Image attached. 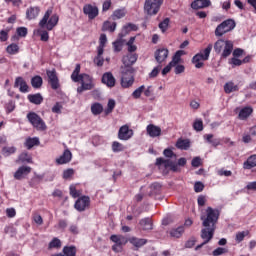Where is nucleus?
<instances>
[{"label":"nucleus","instance_id":"12","mask_svg":"<svg viewBox=\"0 0 256 256\" xmlns=\"http://www.w3.org/2000/svg\"><path fill=\"white\" fill-rule=\"evenodd\" d=\"M46 75L48 77V83L51 86V89L57 91L61 84H59V77H57V71L55 69L47 70Z\"/></svg>","mask_w":256,"mask_h":256},{"label":"nucleus","instance_id":"15","mask_svg":"<svg viewBox=\"0 0 256 256\" xmlns=\"http://www.w3.org/2000/svg\"><path fill=\"white\" fill-rule=\"evenodd\" d=\"M31 171L32 169L30 166H20L14 173V179H16V181H21V179H25Z\"/></svg>","mask_w":256,"mask_h":256},{"label":"nucleus","instance_id":"55","mask_svg":"<svg viewBox=\"0 0 256 256\" xmlns=\"http://www.w3.org/2000/svg\"><path fill=\"white\" fill-rule=\"evenodd\" d=\"M225 253H227V249L218 247V248H216V249L212 252V255H213V256H220V255H225Z\"/></svg>","mask_w":256,"mask_h":256},{"label":"nucleus","instance_id":"21","mask_svg":"<svg viewBox=\"0 0 256 256\" xmlns=\"http://www.w3.org/2000/svg\"><path fill=\"white\" fill-rule=\"evenodd\" d=\"M102 83L107 87H115L116 80L111 72H106L102 76Z\"/></svg>","mask_w":256,"mask_h":256},{"label":"nucleus","instance_id":"1","mask_svg":"<svg viewBox=\"0 0 256 256\" xmlns=\"http://www.w3.org/2000/svg\"><path fill=\"white\" fill-rule=\"evenodd\" d=\"M200 219L203 227H205L201 230V239H203L204 242L196 247V251H199L203 245H207V243L213 239V235H215V225L219 220V210L208 207L205 212L201 214Z\"/></svg>","mask_w":256,"mask_h":256},{"label":"nucleus","instance_id":"32","mask_svg":"<svg viewBox=\"0 0 256 256\" xmlns=\"http://www.w3.org/2000/svg\"><path fill=\"white\" fill-rule=\"evenodd\" d=\"M31 85L34 89H41L43 87V78L39 75L32 77Z\"/></svg>","mask_w":256,"mask_h":256},{"label":"nucleus","instance_id":"30","mask_svg":"<svg viewBox=\"0 0 256 256\" xmlns=\"http://www.w3.org/2000/svg\"><path fill=\"white\" fill-rule=\"evenodd\" d=\"M28 100L30 103H33L34 105H41L43 103V96L41 94H29Z\"/></svg>","mask_w":256,"mask_h":256},{"label":"nucleus","instance_id":"40","mask_svg":"<svg viewBox=\"0 0 256 256\" xmlns=\"http://www.w3.org/2000/svg\"><path fill=\"white\" fill-rule=\"evenodd\" d=\"M131 31H137V25L135 24H127L122 28L121 36L125 37L127 33H131Z\"/></svg>","mask_w":256,"mask_h":256},{"label":"nucleus","instance_id":"56","mask_svg":"<svg viewBox=\"0 0 256 256\" xmlns=\"http://www.w3.org/2000/svg\"><path fill=\"white\" fill-rule=\"evenodd\" d=\"M4 155H13V153H15V151H17V148L15 147H4L2 149Z\"/></svg>","mask_w":256,"mask_h":256},{"label":"nucleus","instance_id":"31","mask_svg":"<svg viewBox=\"0 0 256 256\" xmlns=\"http://www.w3.org/2000/svg\"><path fill=\"white\" fill-rule=\"evenodd\" d=\"M126 15H127V10H125V8L116 9L112 13L111 19H113V21H117V19H123V17H125Z\"/></svg>","mask_w":256,"mask_h":256},{"label":"nucleus","instance_id":"7","mask_svg":"<svg viewBox=\"0 0 256 256\" xmlns=\"http://www.w3.org/2000/svg\"><path fill=\"white\" fill-rule=\"evenodd\" d=\"M212 49H213V45L209 44L205 48V50L196 54L192 58V63L195 65L196 69H201V67H203V65H204L203 61H207L209 59V55H211Z\"/></svg>","mask_w":256,"mask_h":256},{"label":"nucleus","instance_id":"9","mask_svg":"<svg viewBox=\"0 0 256 256\" xmlns=\"http://www.w3.org/2000/svg\"><path fill=\"white\" fill-rule=\"evenodd\" d=\"M163 5V0H146L144 4V12L147 15H157L159 9Z\"/></svg>","mask_w":256,"mask_h":256},{"label":"nucleus","instance_id":"62","mask_svg":"<svg viewBox=\"0 0 256 256\" xmlns=\"http://www.w3.org/2000/svg\"><path fill=\"white\" fill-rule=\"evenodd\" d=\"M197 203L199 207H205V203H207V197L203 195L198 196Z\"/></svg>","mask_w":256,"mask_h":256},{"label":"nucleus","instance_id":"45","mask_svg":"<svg viewBox=\"0 0 256 256\" xmlns=\"http://www.w3.org/2000/svg\"><path fill=\"white\" fill-rule=\"evenodd\" d=\"M6 51L7 53H9V55H15L19 53V45L10 44L9 46H7Z\"/></svg>","mask_w":256,"mask_h":256},{"label":"nucleus","instance_id":"57","mask_svg":"<svg viewBox=\"0 0 256 256\" xmlns=\"http://www.w3.org/2000/svg\"><path fill=\"white\" fill-rule=\"evenodd\" d=\"M9 39V30H1L0 31V41L5 42Z\"/></svg>","mask_w":256,"mask_h":256},{"label":"nucleus","instance_id":"19","mask_svg":"<svg viewBox=\"0 0 256 256\" xmlns=\"http://www.w3.org/2000/svg\"><path fill=\"white\" fill-rule=\"evenodd\" d=\"M14 87H19L20 93H28L29 92V85H27V82L23 77H17L15 79Z\"/></svg>","mask_w":256,"mask_h":256},{"label":"nucleus","instance_id":"20","mask_svg":"<svg viewBox=\"0 0 256 256\" xmlns=\"http://www.w3.org/2000/svg\"><path fill=\"white\" fill-rule=\"evenodd\" d=\"M51 256H77V248L75 246H65L62 253L53 254Z\"/></svg>","mask_w":256,"mask_h":256},{"label":"nucleus","instance_id":"23","mask_svg":"<svg viewBox=\"0 0 256 256\" xmlns=\"http://www.w3.org/2000/svg\"><path fill=\"white\" fill-rule=\"evenodd\" d=\"M192 9H205L211 7V0H195L191 3Z\"/></svg>","mask_w":256,"mask_h":256},{"label":"nucleus","instance_id":"53","mask_svg":"<svg viewBox=\"0 0 256 256\" xmlns=\"http://www.w3.org/2000/svg\"><path fill=\"white\" fill-rule=\"evenodd\" d=\"M16 33L19 37H27L28 31H27V28L25 27H18L16 29Z\"/></svg>","mask_w":256,"mask_h":256},{"label":"nucleus","instance_id":"8","mask_svg":"<svg viewBox=\"0 0 256 256\" xmlns=\"http://www.w3.org/2000/svg\"><path fill=\"white\" fill-rule=\"evenodd\" d=\"M27 119L29 123L32 124V127L36 129L37 131H46L47 130V124H45V121L39 116V114L35 112H29L27 114Z\"/></svg>","mask_w":256,"mask_h":256},{"label":"nucleus","instance_id":"47","mask_svg":"<svg viewBox=\"0 0 256 256\" xmlns=\"http://www.w3.org/2000/svg\"><path fill=\"white\" fill-rule=\"evenodd\" d=\"M249 235V230L236 233V242L241 243Z\"/></svg>","mask_w":256,"mask_h":256},{"label":"nucleus","instance_id":"25","mask_svg":"<svg viewBox=\"0 0 256 256\" xmlns=\"http://www.w3.org/2000/svg\"><path fill=\"white\" fill-rule=\"evenodd\" d=\"M251 113H253V108L251 106H247L240 110L238 117L241 121H245V119H248L251 116Z\"/></svg>","mask_w":256,"mask_h":256},{"label":"nucleus","instance_id":"27","mask_svg":"<svg viewBox=\"0 0 256 256\" xmlns=\"http://www.w3.org/2000/svg\"><path fill=\"white\" fill-rule=\"evenodd\" d=\"M183 233H185V228L183 226L172 228L169 231L170 237H173L174 239H179L183 235Z\"/></svg>","mask_w":256,"mask_h":256},{"label":"nucleus","instance_id":"5","mask_svg":"<svg viewBox=\"0 0 256 256\" xmlns=\"http://www.w3.org/2000/svg\"><path fill=\"white\" fill-rule=\"evenodd\" d=\"M135 83L133 77V67H121V85L124 89H129Z\"/></svg>","mask_w":256,"mask_h":256},{"label":"nucleus","instance_id":"44","mask_svg":"<svg viewBox=\"0 0 256 256\" xmlns=\"http://www.w3.org/2000/svg\"><path fill=\"white\" fill-rule=\"evenodd\" d=\"M144 93V85H141L137 89H135L132 93L133 99H141V96Z\"/></svg>","mask_w":256,"mask_h":256},{"label":"nucleus","instance_id":"22","mask_svg":"<svg viewBox=\"0 0 256 256\" xmlns=\"http://www.w3.org/2000/svg\"><path fill=\"white\" fill-rule=\"evenodd\" d=\"M167 57H169V50H167L165 48L156 50L155 59H156L157 63H163V61H165V59H167Z\"/></svg>","mask_w":256,"mask_h":256},{"label":"nucleus","instance_id":"34","mask_svg":"<svg viewBox=\"0 0 256 256\" xmlns=\"http://www.w3.org/2000/svg\"><path fill=\"white\" fill-rule=\"evenodd\" d=\"M225 93H234V91H239V86H237L233 81H229L224 85Z\"/></svg>","mask_w":256,"mask_h":256},{"label":"nucleus","instance_id":"42","mask_svg":"<svg viewBox=\"0 0 256 256\" xmlns=\"http://www.w3.org/2000/svg\"><path fill=\"white\" fill-rule=\"evenodd\" d=\"M149 195H157L161 191V184L155 182L149 187Z\"/></svg>","mask_w":256,"mask_h":256},{"label":"nucleus","instance_id":"3","mask_svg":"<svg viewBox=\"0 0 256 256\" xmlns=\"http://www.w3.org/2000/svg\"><path fill=\"white\" fill-rule=\"evenodd\" d=\"M59 23V15L53 14V8H48L43 18L39 22L41 29H47V31H53L54 27H57Z\"/></svg>","mask_w":256,"mask_h":256},{"label":"nucleus","instance_id":"13","mask_svg":"<svg viewBox=\"0 0 256 256\" xmlns=\"http://www.w3.org/2000/svg\"><path fill=\"white\" fill-rule=\"evenodd\" d=\"M133 135V129L129 128L127 124L121 126L118 130V139H120V141H129Z\"/></svg>","mask_w":256,"mask_h":256},{"label":"nucleus","instance_id":"17","mask_svg":"<svg viewBox=\"0 0 256 256\" xmlns=\"http://www.w3.org/2000/svg\"><path fill=\"white\" fill-rule=\"evenodd\" d=\"M71 159H73V154L69 149L64 150L63 154L56 159L57 165H65L67 163L71 162Z\"/></svg>","mask_w":256,"mask_h":256},{"label":"nucleus","instance_id":"26","mask_svg":"<svg viewBox=\"0 0 256 256\" xmlns=\"http://www.w3.org/2000/svg\"><path fill=\"white\" fill-rule=\"evenodd\" d=\"M139 225L143 231H151V229H153V221L151 218L141 219Z\"/></svg>","mask_w":256,"mask_h":256},{"label":"nucleus","instance_id":"39","mask_svg":"<svg viewBox=\"0 0 256 256\" xmlns=\"http://www.w3.org/2000/svg\"><path fill=\"white\" fill-rule=\"evenodd\" d=\"M176 147L178 149H182L184 151H187V149H189V147H191V142L189 140L179 139L176 143Z\"/></svg>","mask_w":256,"mask_h":256},{"label":"nucleus","instance_id":"36","mask_svg":"<svg viewBox=\"0 0 256 256\" xmlns=\"http://www.w3.org/2000/svg\"><path fill=\"white\" fill-rule=\"evenodd\" d=\"M154 93H155V89L153 88V86L149 85L145 87L144 85L143 95L150 98V101H154L155 99Z\"/></svg>","mask_w":256,"mask_h":256},{"label":"nucleus","instance_id":"38","mask_svg":"<svg viewBox=\"0 0 256 256\" xmlns=\"http://www.w3.org/2000/svg\"><path fill=\"white\" fill-rule=\"evenodd\" d=\"M183 55H185V51L183 50H178L175 55L172 58V61L170 62L171 65H173L175 67V65H179L180 61H181V57H183Z\"/></svg>","mask_w":256,"mask_h":256},{"label":"nucleus","instance_id":"29","mask_svg":"<svg viewBox=\"0 0 256 256\" xmlns=\"http://www.w3.org/2000/svg\"><path fill=\"white\" fill-rule=\"evenodd\" d=\"M116 29H117L116 22H111L107 20L102 25V31H109V33H113Z\"/></svg>","mask_w":256,"mask_h":256},{"label":"nucleus","instance_id":"11","mask_svg":"<svg viewBox=\"0 0 256 256\" xmlns=\"http://www.w3.org/2000/svg\"><path fill=\"white\" fill-rule=\"evenodd\" d=\"M110 240L114 243L112 251H115V253H121V251H123V246L127 245L129 241L127 240V237L123 235H112Z\"/></svg>","mask_w":256,"mask_h":256},{"label":"nucleus","instance_id":"52","mask_svg":"<svg viewBox=\"0 0 256 256\" xmlns=\"http://www.w3.org/2000/svg\"><path fill=\"white\" fill-rule=\"evenodd\" d=\"M75 175V170L73 168H68L63 171V179H71Z\"/></svg>","mask_w":256,"mask_h":256},{"label":"nucleus","instance_id":"35","mask_svg":"<svg viewBox=\"0 0 256 256\" xmlns=\"http://www.w3.org/2000/svg\"><path fill=\"white\" fill-rule=\"evenodd\" d=\"M129 242L134 247H143V245L147 244V239L132 237L129 239Z\"/></svg>","mask_w":256,"mask_h":256},{"label":"nucleus","instance_id":"59","mask_svg":"<svg viewBox=\"0 0 256 256\" xmlns=\"http://www.w3.org/2000/svg\"><path fill=\"white\" fill-rule=\"evenodd\" d=\"M203 189H205V185H203V183L196 182L194 184V191H195V193H201V191H203Z\"/></svg>","mask_w":256,"mask_h":256},{"label":"nucleus","instance_id":"16","mask_svg":"<svg viewBox=\"0 0 256 256\" xmlns=\"http://www.w3.org/2000/svg\"><path fill=\"white\" fill-rule=\"evenodd\" d=\"M146 133L149 135L152 139H155V137H161V127L154 125V124H149L146 127Z\"/></svg>","mask_w":256,"mask_h":256},{"label":"nucleus","instance_id":"63","mask_svg":"<svg viewBox=\"0 0 256 256\" xmlns=\"http://www.w3.org/2000/svg\"><path fill=\"white\" fill-rule=\"evenodd\" d=\"M69 231L72 235H79V226H77V224H72L69 227Z\"/></svg>","mask_w":256,"mask_h":256},{"label":"nucleus","instance_id":"33","mask_svg":"<svg viewBox=\"0 0 256 256\" xmlns=\"http://www.w3.org/2000/svg\"><path fill=\"white\" fill-rule=\"evenodd\" d=\"M253 167H256V154L251 155L243 164L244 169H253Z\"/></svg>","mask_w":256,"mask_h":256},{"label":"nucleus","instance_id":"64","mask_svg":"<svg viewBox=\"0 0 256 256\" xmlns=\"http://www.w3.org/2000/svg\"><path fill=\"white\" fill-rule=\"evenodd\" d=\"M163 155L164 157H168L169 159H173V157H176L175 153H173V150L169 148L163 151Z\"/></svg>","mask_w":256,"mask_h":256},{"label":"nucleus","instance_id":"10","mask_svg":"<svg viewBox=\"0 0 256 256\" xmlns=\"http://www.w3.org/2000/svg\"><path fill=\"white\" fill-rule=\"evenodd\" d=\"M235 20L228 19L222 22L220 25L217 26L215 30L216 37H223L225 33H229V31H233V28L235 27Z\"/></svg>","mask_w":256,"mask_h":256},{"label":"nucleus","instance_id":"2","mask_svg":"<svg viewBox=\"0 0 256 256\" xmlns=\"http://www.w3.org/2000/svg\"><path fill=\"white\" fill-rule=\"evenodd\" d=\"M81 73V64H76L74 71L71 74V79L74 83L81 82V86L77 88V93H83V91H91L95 85L93 84V78L86 73Z\"/></svg>","mask_w":256,"mask_h":256},{"label":"nucleus","instance_id":"54","mask_svg":"<svg viewBox=\"0 0 256 256\" xmlns=\"http://www.w3.org/2000/svg\"><path fill=\"white\" fill-rule=\"evenodd\" d=\"M113 48H114V51L119 53V51L123 49V42L121 40H116L115 42H113Z\"/></svg>","mask_w":256,"mask_h":256},{"label":"nucleus","instance_id":"60","mask_svg":"<svg viewBox=\"0 0 256 256\" xmlns=\"http://www.w3.org/2000/svg\"><path fill=\"white\" fill-rule=\"evenodd\" d=\"M38 33H40L41 41H49V32L46 30H39Z\"/></svg>","mask_w":256,"mask_h":256},{"label":"nucleus","instance_id":"18","mask_svg":"<svg viewBox=\"0 0 256 256\" xmlns=\"http://www.w3.org/2000/svg\"><path fill=\"white\" fill-rule=\"evenodd\" d=\"M83 13L87 15L90 20H93L97 17V8L91 4H86L83 7Z\"/></svg>","mask_w":256,"mask_h":256},{"label":"nucleus","instance_id":"50","mask_svg":"<svg viewBox=\"0 0 256 256\" xmlns=\"http://www.w3.org/2000/svg\"><path fill=\"white\" fill-rule=\"evenodd\" d=\"M170 20L169 18L164 19L159 23V29H161L162 33H165L169 27Z\"/></svg>","mask_w":256,"mask_h":256},{"label":"nucleus","instance_id":"28","mask_svg":"<svg viewBox=\"0 0 256 256\" xmlns=\"http://www.w3.org/2000/svg\"><path fill=\"white\" fill-rule=\"evenodd\" d=\"M40 11L39 7H30L26 12L27 19H37Z\"/></svg>","mask_w":256,"mask_h":256},{"label":"nucleus","instance_id":"43","mask_svg":"<svg viewBox=\"0 0 256 256\" xmlns=\"http://www.w3.org/2000/svg\"><path fill=\"white\" fill-rule=\"evenodd\" d=\"M115 109V100L110 99L107 104V109L104 110V115H110V113H113V110Z\"/></svg>","mask_w":256,"mask_h":256},{"label":"nucleus","instance_id":"14","mask_svg":"<svg viewBox=\"0 0 256 256\" xmlns=\"http://www.w3.org/2000/svg\"><path fill=\"white\" fill-rule=\"evenodd\" d=\"M90 203L91 199L89 198V196H82L76 200L74 208L76 209V211H85V209L89 207Z\"/></svg>","mask_w":256,"mask_h":256},{"label":"nucleus","instance_id":"46","mask_svg":"<svg viewBox=\"0 0 256 256\" xmlns=\"http://www.w3.org/2000/svg\"><path fill=\"white\" fill-rule=\"evenodd\" d=\"M61 248V240L59 238H54L48 246V249H59Z\"/></svg>","mask_w":256,"mask_h":256},{"label":"nucleus","instance_id":"41","mask_svg":"<svg viewBox=\"0 0 256 256\" xmlns=\"http://www.w3.org/2000/svg\"><path fill=\"white\" fill-rule=\"evenodd\" d=\"M35 145H39V138L37 137L28 138L25 142V147H27V149H33Z\"/></svg>","mask_w":256,"mask_h":256},{"label":"nucleus","instance_id":"48","mask_svg":"<svg viewBox=\"0 0 256 256\" xmlns=\"http://www.w3.org/2000/svg\"><path fill=\"white\" fill-rule=\"evenodd\" d=\"M125 150V146H123V144L115 141L112 143V151H114V153H119V151H124Z\"/></svg>","mask_w":256,"mask_h":256},{"label":"nucleus","instance_id":"6","mask_svg":"<svg viewBox=\"0 0 256 256\" xmlns=\"http://www.w3.org/2000/svg\"><path fill=\"white\" fill-rule=\"evenodd\" d=\"M216 53H222V57L226 58L233 53V42L218 40L214 45Z\"/></svg>","mask_w":256,"mask_h":256},{"label":"nucleus","instance_id":"37","mask_svg":"<svg viewBox=\"0 0 256 256\" xmlns=\"http://www.w3.org/2000/svg\"><path fill=\"white\" fill-rule=\"evenodd\" d=\"M107 45V35L101 34L99 38V48H98V55H103V49Z\"/></svg>","mask_w":256,"mask_h":256},{"label":"nucleus","instance_id":"24","mask_svg":"<svg viewBox=\"0 0 256 256\" xmlns=\"http://www.w3.org/2000/svg\"><path fill=\"white\" fill-rule=\"evenodd\" d=\"M136 62H137V54H128L124 56L122 59V63L124 65L122 67H131Z\"/></svg>","mask_w":256,"mask_h":256},{"label":"nucleus","instance_id":"58","mask_svg":"<svg viewBox=\"0 0 256 256\" xmlns=\"http://www.w3.org/2000/svg\"><path fill=\"white\" fill-rule=\"evenodd\" d=\"M111 5H112L111 0L104 1L103 4H102V11H103V13L109 11V9H111Z\"/></svg>","mask_w":256,"mask_h":256},{"label":"nucleus","instance_id":"51","mask_svg":"<svg viewBox=\"0 0 256 256\" xmlns=\"http://www.w3.org/2000/svg\"><path fill=\"white\" fill-rule=\"evenodd\" d=\"M194 131H203V120L196 119L193 123Z\"/></svg>","mask_w":256,"mask_h":256},{"label":"nucleus","instance_id":"49","mask_svg":"<svg viewBox=\"0 0 256 256\" xmlns=\"http://www.w3.org/2000/svg\"><path fill=\"white\" fill-rule=\"evenodd\" d=\"M18 160L21 162V163H33V160L31 158V156L27 155V153H22Z\"/></svg>","mask_w":256,"mask_h":256},{"label":"nucleus","instance_id":"61","mask_svg":"<svg viewBox=\"0 0 256 256\" xmlns=\"http://www.w3.org/2000/svg\"><path fill=\"white\" fill-rule=\"evenodd\" d=\"M70 195L74 199H77V197H79L80 194L78 193L77 188L75 187V185L70 186Z\"/></svg>","mask_w":256,"mask_h":256},{"label":"nucleus","instance_id":"4","mask_svg":"<svg viewBox=\"0 0 256 256\" xmlns=\"http://www.w3.org/2000/svg\"><path fill=\"white\" fill-rule=\"evenodd\" d=\"M156 165H158L159 167H165V169H170L171 171L177 172L179 171V167H185V165H187V159L180 158L178 160V164H175V162L171 160H165V158H157Z\"/></svg>","mask_w":256,"mask_h":256}]
</instances>
